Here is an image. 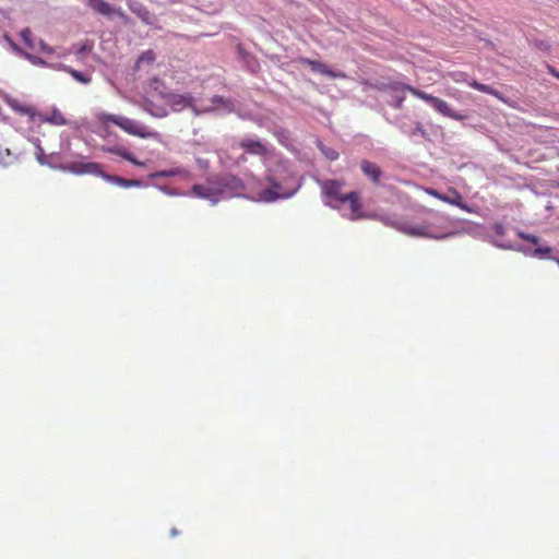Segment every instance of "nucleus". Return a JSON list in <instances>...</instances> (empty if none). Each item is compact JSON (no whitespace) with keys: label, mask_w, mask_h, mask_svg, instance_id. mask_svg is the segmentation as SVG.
Segmentation results:
<instances>
[{"label":"nucleus","mask_w":559,"mask_h":559,"mask_svg":"<svg viewBox=\"0 0 559 559\" xmlns=\"http://www.w3.org/2000/svg\"><path fill=\"white\" fill-rule=\"evenodd\" d=\"M556 262H557V263H558V265H559V259H556Z\"/></svg>","instance_id":"obj_40"},{"label":"nucleus","mask_w":559,"mask_h":559,"mask_svg":"<svg viewBox=\"0 0 559 559\" xmlns=\"http://www.w3.org/2000/svg\"><path fill=\"white\" fill-rule=\"evenodd\" d=\"M468 85L479 92H483V93H486V94H489V95H492L495 96L496 98H498L499 100L508 104L507 99L504 98V96L497 90L492 88L491 86L487 85V84H483V83H479L478 81L476 80H473L471 82H468Z\"/></svg>","instance_id":"obj_18"},{"label":"nucleus","mask_w":559,"mask_h":559,"mask_svg":"<svg viewBox=\"0 0 559 559\" xmlns=\"http://www.w3.org/2000/svg\"><path fill=\"white\" fill-rule=\"evenodd\" d=\"M360 168L364 175L367 176L373 183H379L382 176V170L378 165L368 159H362L360 163Z\"/></svg>","instance_id":"obj_11"},{"label":"nucleus","mask_w":559,"mask_h":559,"mask_svg":"<svg viewBox=\"0 0 559 559\" xmlns=\"http://www.w3.org/2000/svg\"><path fill=\"white\" fill-rule=\"evenodd\" d=\"M191 192L193 195L203 199H207L213 194L212 189L203 185H194L191 189Z\"/></svg>","instance_id":"obj_22"},{"label":"nucleus","mask_w":559,"mask_h":559,"mask_svg":"<svg viewBox=\"0 0 559 559\" xmlns=\"http://www.w3.org/2000/svg\"><path fill=\"white\" fill-rule=\"evenodd\" d=\"M97 119L104 126H108V123H114L128 134L141 139H157L159 136V134L156 131H153L148 129L146 126L124 116L100 112L97 115Z\"/></svg>","instance_id":"obj_1"},{"label":"nucleus","mask_w":559,"mask_h":559,"mask_svg":"<svg viewBox=\"0 0 559 559\" xmlns=\"http://www.w3.org/2000/svg\"><path fill=\"white\" fill-rule=\"evenodd\" d=\"M56 68L69 73L75 81L80 83L88 84L92 81L91 76L85 75L82 72L74 70L66 64L60 63Z\"/></svg>","instance_id":"obj_21"},{"label":"nucleus","mask_w":559,"mask_h":559,"mask_svg":"<svg viewBox=\"0 0 559 559\" xmlns=\"http://www.w3.org/2000/svg\"><path fill=\"white\" fill-rule=\"evenodd\" d=\"M450 193H451L450 195L445 194V200H441V201L449 203L451 205H455L465 212H468V213L472 212L471 207L466 203H464L463 198L457 190L451 189Z\"/></svg>","instance_id":"obj_16"},{"label":"nucleus","mask_w":559,"mask_h":559,"mask_svg":"<svg viewBox=\"0 0 559 559\" xmlns=\"http://www.w3.org/2000/svg\"><path fill=\"white\" fill-rule=\"evenodd\" d=\"M233 181H235V186H236V187H237V186H242V185H241V181H240L239 179H237V178H233Z\"/></svg>","instance_id":"obj_38"},{"label":"nucleus","mask_w":559,"mask_h":559,"mask_svg":"<svg viewBox=\"0 0 559 559\" xmlns=\"http://www.w3.org/2000/svg\"><path fill=\"white\" fill-rule=\"evenodd\" d=\"M239 146L243 148L247 153L258 156H266L269 153V150L265 144L258 140L249 138L242 139L239 143Z\"/></svg>","instance_id":"obj_7"},{"label":"nucleus","mask_w":559,"mask_h":559,"mask_svg":"<svg viewBox=\"0 0 559 559\" xmlns=\"http://www.w3.org/2000/svg\"><path fill=\"white\" fill-rule=\"evenodd\" d=\"M5 103L15 114L27 117L31 122L36 121L38 111L34 106L9 96L5 97Z\"/></svg>","instance_id":"obj_3"},{"label":"nucleus","mask_w":559,"mask_h":559,"mask_svg":"<svg viewBox=\"0 0 559 559\" xmlns=\"http://www.w3.org/2000/svg\"><path fill=\"white\" fill-rule=\"evenodd\" d=\"M91 50H92V45L84 44V45H82V46L76 50V55H78V57H81V56H83L84 53L90 52Z\"/></svg>","instance_id":"obj_32"},{"label":"nucleus","mask_w":559,"mask_h":559,"mask_svg":"<svg viewBox=\"0 0 559 559\" xmlns=\"http://www.w3.org/2000/svg\"><path fill=\"white\" fill-rule=\"evenodd\" d=\"M551 251L552 249L548 246L537 247L534 250V255L538 257L539 259H550Z\"/></svg>","instance_id":"obj_26"},{"label":"nucleus","mask_w":559,"mask_h":559,"mask_svg":"<svg viewBox=\"0 0 559 559\" xmlns=\"http://www.w3.org/2000/svg\"><path fill=\"white\" fill-rule=\"evenodd\" d=\"M417 132H420L421 134H425V130L424 128L421 127L420 123H418L414 130V132L412 134H416Z\"/></svg>","instance_id":"obj_35"},{"label":"nucleus","mask_w":559,"mask_h":559,"mask_svg":"<svg viewBox=\"0 0 559 559\" xmlns=\"http://www.w3.org/2000/svg\"><path fill=\"white\" fill-rule=\"evenodd\" d=\"M87 5L96 13L102 14L104 16H110L112 14L118 15L120 19H126L124 12L119 9L112 7L110 3L105 0H88Z\"/></svg>","instance_id":"obj_6"},{"label":"nucleus","mask_w":559,"mask_h":559,"mask_svg":"<svg viewBox=\"0 0 559 559\" xmlns=\"http://www.w3.org/2000/svg\"><path fill=\"white\" fill-rule=\"evenodd\" d=\"M104 179L108 182L118 185L123 188L141 187L142 181L138 179H126L116 175H104Z\"/></svg>","instance_id":"obj_15"},{"label":"nucleus","mask_w":559,"mask_h":559,"mask_svg":"<svg viewBox=\"0 0 559 559\" xmlns=\"http://www.w3.org/2000/svg\"><path fill=\"white\" fill-rule=\"evenodd\" d=\"M20 36L28 48L34 49V44L32 40L33 34L29 28L21 31Z\"/></svg>","instance_id":"obj_27"},{"label":"nucleus","mask_w":559,"mask_h":559,"mask_svg":"<svg viewBox=\"0 0 559 559\" xmlns=\"http://www.w3.org/2000/svg\"><path fill=\"white\" fill-rule=\"evenodd\" d=\"M169 104L173 108L181 110L185 108H193L194 99L190 94H173L169 97Z\"/></svg>","instance_id":"obj_12"},{"label":"nucleus","mask_w":559,"mask_h":559,"mask_svg":"<svg viewBox=\"0 0 559 559\" xmlns=\"http://www.w3.org/2000/svg\"><path fill=\"white\" fill-rule=\"evenodd\" d=\"M400 231L415 237H430L428 227L425 225H413L409 223H400L394 225Z\"/></svg>","instance_id":"obj_9"},{"label":"nucleus","mask_w":559,"mask_h":559,"mask_svg":"<svg viewBox=\"0 0 559 559\" xmlns=\"http://www.w3.org/2000/svg\"><path fill=\"white\" fill-rule=\"evenodd\" d=\"M403 100H404V97H401L396 100V103L394 104V107L395 108H401L402 107V104H403Z\"/></svg>","instance_id":"obj_36"},{"label":"nucleus","mask_w":559,"mask_h":559,"mask_svg":"<svg viewBox=\"0 0 559 559\" xmlns=\"http://www.w3.org/2000/svg\"><path fill=\"white\" fill-rule=\"evenodd\" d=\"M67 169L75 175H84L92 174L99 176L104 179V175H107L103 171L102 165L98 163H83V162H72L67 165Z\"/></svg>","instance_id":"obj_4"},{"label":"nucleus","mask_w":559,"mask_h":559,"mask_svg":"<svg viewBox=\"0 0 559 559\" xmlns=\"http://www.w3.org/2000/svg\"><path fill=\"white\" fill-rule=\"evenodd\" d=\"M36 121L48 122L56 126H64L67 123L66 118L58 109H55L50 115L38 112Z\"/></svg>","instance_id":"obj_14"},{"label":"nucleus","mask_w":559,"mask_h":559,"mask_svg":"<svg viewBox=\"0 0 559 559\" xmlns=\"http://www.w3.org/2000/svg\"><path fill=\"white\" fill-rule=\"evenodd\" d=\"M212 103H213L214 105H216V106L222 105V106H224V107H226V108H229V107H230V105H231L230 100H227V99H225V98H223V97H221V96H214V97L212 98Z\"/></svg>","instance_id":"obj_29"},{"label":"nucleus","mask_w":559,"mask_h":559,"mask_svg":"<svg viewBox=\"0 0 559 559\" xmlns=\"http://www.w3.org/2000/svg\"><path fill=\"white\" fill-rule=\"evenodd\" d=\"M344 203L348 202L350 206V218L352 219H358L364 217L362 211H361V204L359 202V193L352 191L349 193H346L343 199Z\"/></svg>","instance_id":"obj_10"},{"label":"nucleus","mask_w":559,"mask_h":559,"mask_svg":"<svg viewBox=\"0 0 559 559\" xmlns=\"http://www.w3.org/2000/svg\"><path fill=\"white\" fill-rule=\"evenodd\" d=\"M299 62L301 64L310 67V69L312 71L318 72L322 75L329 76L331 79H345L346 78L345 73L331 70L324 63H322L318 60H312L309 58L301 57V58H299Z\"/></svg>","instance_id":"obj_5"},{"label":"nucleus","mask_w":559,"mask_h":559,"mask_svg":"<svg viewBox=\"0 0 559 559\" xmlns=\"http://www.w3.org/2000/svg\"><path fill=\"white\" fill-rule=\"evenodd\" d=\"M129 9L136 14L143 22H148L150 12L141 4H129Z\"/></svg>","instance_id":"obj_23"},{"label":"nucleus","mask_w":559,"mask_h":559,"mask_svg":"<svg viewBox=\"0 0 559 559\" xmlns=\"http://www.w3.org/2000/svg\"><path fill=\"white\" fill-rule=\"evenodd\" d=\"M281 186L278 183H272L271 188L262 191L261 198L266 202L275 201L278 198H287L289 194H283L280 192Z\"/></svg>","instance_id":"obj_20"},{"label":"nucleus","mask_w":559,"mask_h":559,"mask_svg":"<svg viewBox=\"0 0 559 559\" xmlns=\"http://www.w3.org/2000/svg\"><path fill=\"white\" fill-rule=\"evenodd\" d=\"M102 150L104 152L118 155V156L122 157L123 159L132 163L133 165H136V166H143L144 165V163L138 160L130 152H128L124 148H121V147H118V146H112V147H103Z\"/></svg>","instance_id":"obj_17"},{"label":"nucleus","mask_w":559,"mask_h":559,"mask_svg":"<svg viewBox=\"0 0 559 559\" xmlns=\"http://www.w3.org/2000/svg\"><path fill=\"white\" fill-rule=\"evenodd\" d=\"M425 191L427 194H429L440 201L445 200V194L440 193L438 190H436L433 188H427Z\"/></svg>","instance_id":"obj_30"},{"label":"nucleus","mask_w":559,"mask_h":559,"mask_svg":"<svg viewBox=\"0 0 559 559\" xmlns=\"http://www.w3.org/2000/svg\"><path fill=\"white\" fill-rule=\"evenodd\" d=\"M39 48L45 53H53V48L48 46L44 40L39 41Z\"/></svg>","instance_id":"obj_33"},{"label":"nucleus","mask_w":559,"mask_h":559,"mask_svg":"<svg viewBox=\"0 0 559 559\" xmlns=\"http://www.w3.org/2000/svg\"><path fill=\"white\" fill-rule=\"evenodd\" d=\"M519 236L524 239V240H527L532 243H537L538 242V237L534 236V235H528V234H525V233H519Z\"/></svg>","instance_id":"obj_31"},{"label":"nucleus","mask_w":559,"mask_h":559,"mask_svg":"<svg viewBox=\"0 0 559 559\" xmlns=\"http://www.w3.org/2000/svg\"><path fill=\"white\" fill-rule=\"evenodd\" d=\"M321 153L329 159V160H335L338 158V153L332 148L324 145H320Z\"/></svg>","instance_id":"obj_25"},{"label":"nucleus","mask_w":559,"mask_h":559,"mask_svg":"<svg viewBox=\"0 0 559 559\" xmlns=\"http://www.w3.org/2000/svg\"><path fill=\"white\" fill-rule=\"evenodd\" d=\"M180 176L182 178H189L190 171L185 168H174L168 170H160L150 175V178H168Z\"/></svg>","instance_id":"obj_19"},{"label":"nucleus","mask_w":559,"mask_h":559,"mask_svg":"<svg viewBox=\"0 0 559 559\" xmlns=\"http://www.w3.org/2000/svg\"><path fill=\"white\" fill-rule=\"evenodd\" d=\"M10 157H11L10 150L3 148L0 146V165L7 166L10 163V160H9Z\"/></svg>","instance_id":"obj_28"},{"label":"nucleus","mask_w":559,"mask_h":559,"mask_svg":"<svg viewBox=\"0 0 559 559\" xmlns=\"http://www.w3.org/2000/svg\"><path fill=\"white\" fill-rule=\"evenodd\" d=\"M495 230H496L497 234H502L503 233L502 225H500V224L496 225Z\"/></svg>","instance_id":"obj_37"},{"label":"nucleus","mask_w":559,"mask_h":559,"mask_svg":"<svg viewBox=\"0 0 559 559\" xmlns=\"http://www.w3.org/2000/svg\"><path fill=\"white\" fill-rule=\"evenodd\" d=\"M436 111L441 114L444 117L462 121L465 119L464 115L455 112L451 106L443 99L436 97L435 102L431 105Z\"/></svg>","instance_id":"obj_8"},{"label":"nucleus","mask_w":559,"mask_h":559,"mask_svg":"<svg viewBox=\"0 0 559 559\" xmlns=\"http://www.w3.org/2000/svg\"><path fill=\"white\" fill-rule=\"evenodd\" d=\"M394 90L399 91H408L412 95L416 96L417 98H420L427 103H429L430 105H432V103L435 102L436 99V96H432L430 94H427L426 92L424 91H420L416 87H413L411 85H406V84H396L395 86H392Z\"/></svg>","instance_id":"obj_13"},{"label":"nucleus","mask_w":559,"mask_h":559,"mask_svg":"<svg viewBox=\"0 0 559 559\" xmlns=\"http://www.w3.org/2000/svg\"><path fill=\"white\" fill-rule=\"evenodd\" d=\"M177 534H178L177 530H175V528H174V530H171V535H173V536H175V535H177Z\"/></svg>","instance_id":"obj_39"},{"label":"nucleus","mask_w":559,"mask_h":559,"mask_svg":"<svg viewBox=\"0 0 559 559\" xmlns=\"http://www.w3.org/2000/svg\"><path fill=\"white\" fill-rule=\"evenodd\" d=\"M548 72L559 80V71L556 70L552 66H547Z\"/></svg>","instance_id":"obj_34"},{"label":"nucleus","mask_w":559,"mask_h":559,"mask_svg":"<svg viewBox=\"0 0 559 559\" xmlns=\"http://www.w3.org/2000/svg\"><path fill=\"white\" fill-rule=\"evenodd\" d=\"M155 58L153 50H146L138 58L136 66L139 67L143 62L152 63L155 61Z\"/></svg>","instance_id":"obj_24"},{"label":"nucleus","mask_w":559,"mask_h":559,"mask_svg":"<svg viewBox=\"0 0 559 559\" xmlns=\"http://www.w3.org/2000/svg\"><path fill=\"white\" fill-rule=\"evenodd\" d=\"M345 182L343 180H334L328 179L320 182V187L322 190V194L329 199L325 203L332 207H338V205H334L333 201L338 203H344L343 199L345 194L341 193L342 188Z\"/></svg>","instance_id":"obj_2"}]
</instances>
